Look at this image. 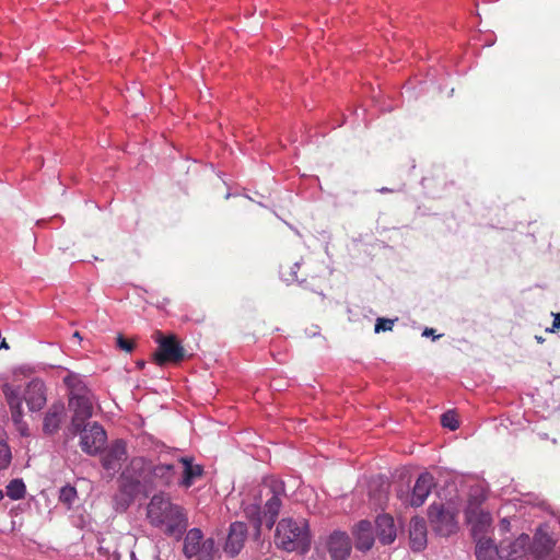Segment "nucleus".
<instances>
[{
    "label": "nucleus",
    "instance_id": "obj_1",
    "mask_svg": "<svg viewBox=\"0 0 560 560\" xmlns=\"http://www.w3.org/2000/svg\"><path fill=\"white\" fill-rule=\"evenodd\" d=\"M259 499L244 509L246 517L253 523L256 535H260L261 526L271 528L285 497L284 482L275 477L265 478L258 489Z\"/></svg>",
    "mask_w": 560,
    "mask_h": 560
},
{
    "label": "nucleus",
    "instance_id": "obj_2",
    "mask_svg": "<svg viewBox=\"0 0 560 560\" xmlns=\"http://www.w3.org/2000/svg\"><path fill=\"white\" fill-rule=\"evenodd\" d=\"M147 517L153 527L176 540L182 539L188 527L187 511L182 505L174 503L171 497L164 492L151 498L147 506Z\"/></svg>",
    "mask_w": 560,
    "mask_h": 560
},
{
    "label": "nucleus",
    "instance_id": "obj_3",
    "mask_svg": "<svg viewBox=\"0 0 560 560\" xmlns=\"http://www.w3.org/2000/svg\"><path fill=\"white\" fill-rule=\"evenodd\" d=\"M275 544L278 548L306 553L311 548L308 523L304 518H282L276 527Z\"/></svg>",
    "mask_w": 560,
    "mask_h": 560
},
{
    "label": "nucleus",
    "instance_id": "obj_4",
    "mask_svg": "<svg viewBox=\"0 0 560 560\" xmlns=\"http://www.w3.org/2000/svg\"><path fill=\"white\" fill-rule=\"evenodd\" d=\"M183 553L189 560H214L218 548L213 538H205L200 528L186 530L182 537Z\"/></svg>",
    "mask_w": 560,
    "mask_h": 560
},
{
    "label": "nucleus",
    "instance_id": "obj_5",
    "mask_svg": "<svg viewBox=\"0 0 560 560\" xmlns=\"http://www.w3.org/2000/svg\"><path fill=\"white\" fill-rule=\"evenodd\" d=\"M485 495L476 489L470 493L468 503L465 510L467 523L471 526V534L474 538L483 537L491 526L492 517L489 512L480 509Z\"/></svg>",
    "mask_w": 560,
    "mask_h": 560
},
{
    "label": "nucleus",
    "instance_id": "obj_6",
    "mask_svg": "<svg viewBox=\"0 0 560 560\" xmlns=\"http://www.w3.org/2000/svg\"><path fill=\"white\" fill-rule=\"evenodd\" d=\"M2 392L9 405L11 418L16 430L21 435L27 436L30 433L28 425L23 419L24 411L22 406L21 388L19 386L5 383L2 386Z\"/></svg>",
    "mask_w": 560,
    "mask_h": 560
},
{
    "label": "nucleus",
    "instance_id": "obj_7",
    "mask_svg": "<svg viewBox=\"0 0 560 560\" xmlns=\"http://www.w3.org/2000/svg\"><path fill=\"white\" fill-rule=\"evenodd\" d=\"M78 433H80L81 438L80 446L82 451L89 455H96L101 452L107 441L104 428L97 422L91 425H85L84 423Z\"/></svg>",
    "mask_w": 560,
    "mask_h": 560
},
{
    "label": "nucleus",
    "instance_id": "obj_8",
    "mask_svg": "<svg viewBox=\"0 0 560 560\" xmlns=\"http://www.w3.org/2000/svg\"><path fill=\"white\" fill-rule=\"evenodd\" d=\"M156 342L159 350L154 354V360L159 365L165 362H179L184 359V349L173 336L164 337L159 332Z\"/></svg>",
    "mask_w": 560,
    "mask_h": 560
},
{
    "label": "nucleus",
    "instance_id": "obj_9",
    "mask_svg": "<svg viewBox=\"0 0 560 560\" xmlns=\"http://www.w3.org/2000/svg\"><path fill=\"white\" fill-rule=\"evenodd\" d=\"M22 401L24 400L31 412H37L44 408L47 402V389L40 378L31 380L24 390H21Z\"/></svg>",
    "mask_w": 560,
    "mask_h": 560
},
{
    "label": "nucleus",
    "instance_id": "obj_10",
    "mask_svg": "<svg viewBox=\"0 0 560 560\" xmlns=\"http://www.w3.org/2000/svg\"><path fill=\"white\" fill-rule=\"evenodd\" d=\"M325 550L331 560H348L352 550L349 535L341 530H334L325 539Z\"/></svg>",
    "mask_w": 560,
    "mask_h": 560
},
{
    "label": "nucleus",
    "instance_id": "obj_11",
    "mask_svg": "<svg viewBox=\"0 0 560 560\" xmlns=\"http://www.w3.org/2000/svg\"><path fill=\"white\" fill-rule=\"evenodd\" d=\"M93 400L94 396L68 401L69 409L73 412L70 424V430L73 434H78L85 421L92 417Z\"/></svg>",
    "mask_w": 560,
    "mask_h": 560
},
{
    "label": "nucleus",
    "instance_id": "obj_12",
    "mask_svg": "<svg viewBox=\"0 0 560 560\" xmlns=\"http://www.w3.org/2000/svg\"><path fill=\"white\" fill-rule=\"evenodd\" d=\"M530 546V537L527 534H521L514 540H503L500 544V559L518 560L527 555Z\"/></svg>",
    "mask_w": 560,
    "mask_h": 560
},
{
    "label": "nucleus",
    "instance_id": "obj_13",
    "mask_svg": "<svg viewBox=\"0 0 560 560\" xmlns=\"http://www.w3.org/2000/svg\"><path fill=\"white\" fill-rule=\"evenodd\" d=\"M429 518L435 524V528L441 535H450L457 527L454 514L445 510L442 504L433 503L430 505Z\"/></svg>",
    "mask_w": 560,
    "mask_h": 560
},
{
    "label": "nucleus",
    "instance_id": "obj_14",
    "mask_svg": "<svg viewBox=\"0 0 560 560\" xmlns=\"http://www.w3.org/2000/svg\"><path fill=\"white\" fill-rule=\"evenodd\" d=\"M66 418V407L62 401L52 402L43 418V433L54 435L57 433Z\"/></svg>",
    "mask_w": 560,
    "mask_h": 560
},
{
    "label": "nucleus",
    "instance_id": "obj_15",
    "mask_svg": "<svg viewBox=\"0 0 560 560\" xmlns=\"http://www.w3.org/2000/svg\"><path fill=\"white\" fill-rule=\"evenodd\" d=\"M126 459V443L122 440H117L102 457V465L110 475H115Z\"/></svg>",
    "mask_w": 560,
    "mask_h": 560
},
{
    "label": "nucleus",
    "instance_id": "obj_16",
    "mask_svg": "<svg viewBox=\"0 0 560 560\" xmlns=\"http://www.w3.org/2000/svg\"><path fill=\"white\" fill-rule=\"evenodd\" d=\"M433 487L434 477L427 471L420 474L412 488L409 504L415 508L421 506L431 493Z\"/></svg>",
    "mask_w": 560,
    "mask_h": 560
},
{
    "label": "nucleus",
    "instance_id": "obj_17",
    "mask_svg": "<svg viewBox=\"0 0 560 560\" xmlns=\"http://www.w3.org/2000/svg\"><path fill=\"white\" fill-rule=\"evenodd\" d=\"M247 536V526L243 522H234L230 525L224 550L230 556H236L243 548Z\"/></svg>",
    "mask_w": 560,
    "mask_h": 560
},
{
    "label": "nucleus",
    "instance_id": "obj_18",
    "mask_svg": "<svg viewBox=\"0 0 560 560\" xmlns=\"http://www.w3.org/2000/svg\"><path fill=\"white\" fill-rule=\"evenodd\" d=\"M555 546V540L548 534L538 529L529 546V555L532 560H545Z\"/></svg>",
    "mask_w": 560,
    "mask_h": 560
},
{
    "label": "nucleus",
    "instance_id": "obj_19",
    "mask_svg": "<svg viewBox=\"0 0 560 560\" xmlns=\"http://www.w3.org/2000/svg\"><path fill=\"white\" fill-rule=\"evenodd\" d=\"M63 382L68 388L69 401L92 397L93 394L86 386L83 378L75 373H69Z\"/></svg>",
    "mask_w": 560,
    "mask_h": 560
},
{
    "label": "nucleus",
    "instance_id": "obj_20",
    "mask_svg": "<svg viewBox=\"0 0 560 560\" xmlns=\"http://www.w3.org/2000/svg\"><path fill=\"white\" fill-rule=\"evenodd\" d=\"M355 542L354 546L358 550L365 552L374 545V532L371 522L361 521L353 532Z\"/></svg>",
    "mask_w": 560,
    "mask_h": 560
},
{
    "label": "nucleus",
    "instance_id": "obj_21",
    "mask_svg": "<svg viewBox=\"0 0 560 560\" xmlns=\"http://www.w3.org/2000/svg\"><path fill=\"white\" fill-rule=\"evenodd\" d=\"M376 535L383 545L392 544L396 538L394 518L388 514L378 515L376 521Z\"/></svg>",
    "mask_w": 560,
    "mask_h": 560
},
{
    "label": "nucleus",
    "instance_id": "obj_22",
    "mask_svg": "<svg viewBox=\"0 0 560 560\" xmlns=\"http://www.w3.org/2000/svg\"><path fill=\"white\" fill-rule=\"evenodd\" d=\"M410 542L415 551H421L427 544V526L423 518L413 517L410 522Z\"/></svg>",
    "mask_w": 560,
    "mask_h": 560
},
{
    "label": "nucleus",
    "instance_id": "obj_23",
    "mask_svg": "<svg viewBox=\"0 0 560 560\" xmlns=\"http://www.w3.org/2000/svg\"><path fill=\"white\" fill-rule=\"evenodd\" d=\"M476 540V559L477 560H498L500 559V545L495 546L491 538L477 537Z\"/></svg>",
    "mask_w": 560,
    "mask_h": 560
},
{
    "label": "nucleus",
    "instance_id": "obj_24",
    "mask_svg": "<svg viewBox=\"0 0 560 560\" xmlns=\"http://www.w3.org/2000/svg\"><path fill=\"white\" fill-rule=\"evenodd\" d=\"M179 463L183 465V478L179 485L188 489L197 478L202 476L203 469L200 465H195L191 457H180Z\"/></svg>",
    "mask_w": 560,
    "mask_h": 560
},
{
    "label": "nucleus",
    "instance_id": "obj_25",
    "mask_svg": "<svg viewBox=\"0 0 560 560\" xmlns=\"http://www.w3.org/2000/svg\"><path fill=\"white\" fill-rule=\"evenodd\" d=\"M175 474V466L172 464H158L151 469V477L159 486H170Z\"/></svg>",
    "mask_w": 560,
    "mask_h": 560
},
{
    "label": "nucleus",
    "instance_id": "obj_26",
    "mask_svg": "<svg viewBox=\"0 0 560 560\" xmlns=\"http://www.w3.org/2000/svg\"><path fill=\"white\" fill-rule=\"evenodd\" d=\"M26 487L22 479H13L7 486V495L11 500H21L25 497Z\"/></svg>",
    "mask_w": 560,
    "mask_h": 560
},
{
    "label": "nucleus",
    "instance_id": "obj_27",
    "mask_svg": "<svg viewBox=\"0 0 560 560\" xmlns=\"http://www.w3.org/2000/svg\"><path fill=\"white\" fill-rule=\"evenodd\" d=\"M75 499L77 489L74 487L67 485L60 489L59 500L60 502L65 503L68 506V509L71 508Z\"/></svg>",
    "mask_w": 560,
    "mask_h": 560
},
{
    "label": "nucleus",
    "instance_id": "obj_28",
    "mask_svg": "<svg viewBox=\"0 0 560 560\" xmlns=\"http://www.w3.org/2000/svg\"><path fill=\"white\" fill-rule=\"evenodd\" d=\"M12 459V454L9 445L0 441V470L5 469Z\"/></svg>",
    "mask_w": 560,
    "mask_h": 560
},
{
    "label": "nucleus",
    "instance_id": "obj_29",
    "mask_svg": "<svg viewBox=\"0 0 560 560\" xmlns=\"http://www.w3.org/2000/svg\"><path fill=\"white\" fill-rule=\"evenodd\" d=\"M441 424L453 431L459 427L455 412L451 410L441 416Z\"/></svg>",
    "mask_w": 560,
    "mask_h": 560
},
{
    "label": "nucleus",
    "instance_id": "obj_30",
    "mask_svg": "<svg viewBox=\"0 0 560 560\" xmlns=\"http://www.w3.org/2000/svg\"><path fill=\"white\" fill-rule=\"evenodd\" d=\"M396 319L388 318H377L374 327V331L376 334L381 331H390L394 327V323Z\"/></svg>",
    "mask_w": 560,
    "mask_h": 560
},
{
    "label": "nucleus",
    "instance_id": "obj_31",
    "mask_svg": "<svg viewBox=\"0 0 560 560\" xmlns=\"http://www.w3.org/2000/svg\"><path fill=\"white\" fill-rule=\"evenodd\" d=\"M117 347L126 352L133 350V343L130 340L125 339L121 335L117 337Z\"/></svg>",
    "mask_w": 560,
    "mask_h": 560
},
{
    "label": "nucleus",
    "instance_id": "obj_32",
    "mask_svg": "<svg viewBox=\"0 0 560 560\" xmlns=\"http://www.w3.org/2000/svg\"><path fill=\"white\" fill-rule=\"evenodd\" d=\"M300 268V262H294L291 267L290 278H285L287 281H293L296 279V270Z\"/></svg>",
    "mask_w": 560,
    "mask_h": 560
},
{
    "label": "nucleus",
    "instance_id": "obj_33",
    "mask_svg": "<svg viewBox=\"0 0 560 560\" xmlns=\"http://www.w3.org/2000/svg\"><path fill=\"white\" fill-rule=\"evenodd\" d=\"M559 328H560V313L555 314L552 327L549 329V331L553 332L556 329H559Z\"/></svg>",
    "mask_w": 560,
    "mask_h": 560
},
{
    "label": "nucleus",
    "instance_id": "obj_34",
    "mask_svg": "<svg viewBox=\"0 0 560 560\" xmlns=\"http://www.w3.org/2000/svg\"><path fill=\"white\" fill-rule=\"evenodd\" d=\"M422 336H424V337H430V336H432V337H433V339H438V338H440V335H438V336H435V335H434V329H433V328H425V329L423 330V332H422Z\"/></svg>",
    "mask_w": 560,
    "mask_h": 560
},
{
    "label": "nucleus",
    "instance_id": "obj_35",
    "mask_svg": "<svg viewBox=\"0 0 560 560\" xmlns=\"http://www.w3.org/2000/svg\"><path fill=\"white\" fill-rule=\"evenodd\" d=\"M110 560H120V555L117 551H114Z\"/></svg>",
    "mask_w": 560,
    "mask_h": 560
},
{
    "label": "nucleus",
    "instance_id": "obj_36",
    "mask_svg": "<svg viewBox=\"0 0 560 560\" xmlns=\"http://www.w3.org/2000/svg\"><path fill=\"white\" fill-rule=\"evenodd\" d=\"M378 191L382 192V194H385V192H392L393 189H389L387 187H383V188L378 189Z\"/></svg>",
    "mask_w": 560,
    "mask_h": 560
},
{
    "label": "nucleus",
    "instance_id": "obj_37",
    "mask_svg": "<svg viewBox=\"0 0 560 560\" xmlns=\"http://www.w3.org/2000/svg\"><path fill=\"white\" fill-rule=\"evenodd\" d=\"M538 436L540 440H547L548 439V434L547 433H538Z\"/></svg>",
    "mask_w": 560,
    "mask_h": 560
},
{
    "label": "nucleus",
    "instance_id": "obj_38",
    "mask_svg": "<svg viewBox=\"0 0 560 560\" xmlns=\"http://www.w3.org/2000/svg\"><path fill=\"white\" fill-rule=\"evenodd\" d=\"M73 337H74V338H78V339H81V336H80V334H79L78 331H75V332L73 334Z\"/></svg>",
    "mask_w": 560,
    "mask_h": 560
},
{
    "label": "nucleus",
    "instance_id": "obj_39",
    "mask_svg": "<svg viewBox=\"0 0 560 560\" xmlns=\"http://www.w3.org/2000/svg\"><path fill=\"white\" fill-rule=\"evenodd\" d=\"M3 497H4V493H3V491L0 489V500H2V499H3Z\"/></svg>",
    "mask_w": 560,
    "mask_h": 560
},
{
    "label": "nucleus",
    "instance_id": "obj_40",
    "mask_svg": "<svg viewBox=\"0 0 560 560\" xmlns=\"http://www.w3.org/2000/svg\"><path fill=\"white\" fill-rule=\"evenodd\" d=\"M502 524H503L504 526H508V525H509V522H508L506 520H503V521H502Z\"/></svg>",
    "mask_w": 560,
    "mask_h": 560
},
{
    "label": "nucleus",
    "instance_id": "obj_41",
    "mask_svg": "<svg viewBox=\"0 0 560 560\" xmlns=\"http://www.w3.org/2000/svg\"><path fill=\"white\" fill-rule=\"evenodd\" d=\"M502 524H503L504 526H508V525H509V522H508L506 520H503V521H502Z\"/></svg>",
    "mask_w": 560,
    "mask_h": 560
},
{
    "label": "nucleus",
    "instance_id": "obj_42",
    "mask_svg": "<svg viewBox=\"0 0 560 560\" xmlns=\"http://www.w3.org/2000/svg\"><path fill=\"white\" fill-rule=\"evenodd\" d=\"M537 341L538 342H541L542 341V338L541 337H536Z\"/></svg>",
    "mask_w": 560,
    "mask_h": 560
}]
</instances>
